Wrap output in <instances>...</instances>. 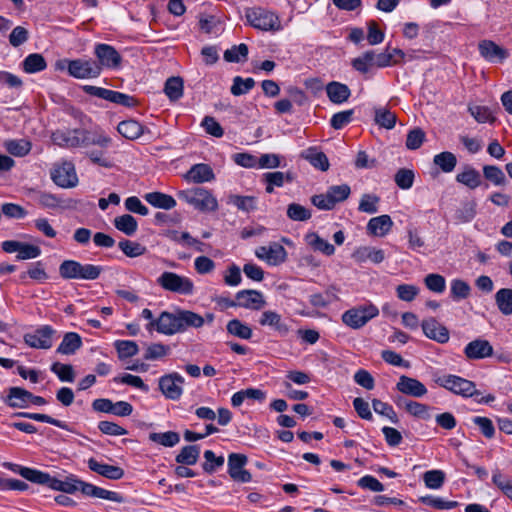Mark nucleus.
<instances>
[{
	"label": "nucleus",
	"instance_id": "1",
	"mask_svg": "<svg viewBox=\"0 0 512 512\" xmlns=\"http://www.w3.org/2000/svg\"><path fill=\"white\" fill-rule=\"evenodd\" d=\"M53 144L66 149L96 145L101 148L110 146L112 139L101 129L88 130L84 128L57 129L51 134Z\"/></svg>",
	"mask_w": 512,
	"mask_h": 512
},
{
	"label": "nucleus",
	"instance_id": "2",
	"mask_svg": "<svg viewBox=\"0 0 512 512\" xmlns=\"http://www.w3.org/2000/svg\"><path fill=\"white\" fill-rule=\"evenodd\" d=\"M103 268L93 264H82L76 260H64L59 266V274L66 280H96Z\"/></svg>",
	"mask_w": 512,
	"mask_h": 512
},
{
	"label": "nucleus",
	"instance_id": "3",
	"mask_svg": "<svg viewBox=\"0 0 512 512\" xmlns=\"http://www.w3.org/2000/svg\"><path fill=\"white\" fill-rule=\"evenodd\" d=\"M177 196L201 212H214L218 209L217 199L202 187L179 191Z\"/></svg>",
	"mask_w": 512,
	"mask_h": 512
},
{
	"label": "nucleus",
	"instance_id": "4",
	"mask_svg": "<svg viewBox=\"0 0 512 512\" xmlns=\"http://www.w3.org/2000/svg\"><path fill=\"white\" fill-rule=\"evenodd\" d=\"M433 381L438 386L464 398H469L480 394V392L476 389V384L473 381L457 375H434Z\"/></svg>",
	"mask_w": 512,
	"mask_h": 512
},
{
	"label": "nucleus",
	"instance_id": "5",
	"mask_svg": "<svg viewBox=\"0 0 512 512\" xmlns=\"http://www.w3.org/2000/svg\"><path fill=\"white\" fill-rule=\"evenodd\" d=\"M248 23L262 31H279L282 29L279 16L262 7L248 8L245 12Z\"/></svg>",
	"mask_w": 512,
	"mask_h": 512
},
{
	"label": "nucleus",
	"instance_id": "6",
	"mask_svg": "<svg viewBox=\"0 0 512 512\" xmlns=\"http://www.w3.org/2000/svg\"><path fill=\"white\" fill-rule=\"evenodd\" d=\"M56 65L60 70L67 69L69 75L76 79H89L100 76V68L96 65V61L92 59H64L57 62Z\"/></svg>",
	"mask_w": 512,
	"mask_h": 512
},
{
	"label": "nucleus",
	"instance_id": "7",
	"mask_svg": "<svg viewBox=\"0 0 512 512\" xmlns=\"http://www.w3.org/2000/svg\"><path fill=\"white\" fill-rule=\"evenodd\" d=\"M351 194L348 184L330 186L326 193L311 197V202L320 210H332L336 204L345 201Z\"/></svg>",
	"mask_w": 512,
	"mask_h": 512
},
{
	"label": "nucleus",
	"instance_id": "8",
	"mask_svg": "<svg viewBox=\"0 0 512 512\" xmlns=\"http://www.w3.org/2000/svg\"><path fill=\"white\" fill-rule=\"evenodd\" d=\"M379 314V309L374 304L358 306L345 311L342 314V321L352 329H360L371 319Z\"/></svg>",
	"mask_w": 512,
	"mask_h": 512
},
{
	"label": "nucleus",
	"instance_id": "9",
	"mask_svg": "<svg viewBox=\"0 0 512 512\" xmlns=\"http://www.w3.org/2000/svg\"><path fill=\"white\" fill-rule=\"evenodd\" d=\"M157 283L166 291L181 295H191L194 292L193 281L174 272L165 271L157 279Z\"/></svg>",
	"mask_w": 512,
	"mask_h": 512
},
{
	"label": "nucleus",
	"instance_id": "10",
	"mask_svg": "<svg viewBox=\"0 0 512 512\" xmlns=\"http://www.w3.org/2000/svg\"><path fill=\"white\" fill-rule=\"evenodd\" d=\"M94 55L97 58L96 65L100 68L116 69L121 65L122 57L120 53L111 45L98 43L94 48Z\"/></svg>",
	"mask_w": 512,
	"mask_h": 512
},
{
	"label": "nucleus",
	"instance_id": "11",
	"mask_svg": "<svg viewBox=\"0 0 512 512\" xmlns=\"http://www.w3.org/2000/svg\"><path fill=\"white\" fill-rule=\"evenodd\" d=\"M51 178L57 186L62 188H72L78 183L75 166L69 161L55 165L51 171Z\"/></svg>",
	"mask_w": 512,
	"mask_h": 512
},
{
	"label": "nucleus",
	"instance_id": "12",
	"mask_svg": "<svg viewBox=\"0 0 512 512\" xmlns=\"http://www.w3.org/2000/svg\"><path fill=\"white\" fill-rule=\"evenodd\" d=\"M184 378L177 372L163 375L158 385L162 394L170 400H178L183 393Z\"/></svg>",
	"mask_w": 512,
	"mask_h": 512
},
{
	"label": "nucleus",
	"instance_id": "13",
	"mask_svg": "<svg viewBox=\"0 0 512 512\" xmlns=\"http://www.w3.org/2000/svg\"><path fill=\"white\" fill-rule=\"evenodd\" d=\"M155 327L156 331L165 335H174L182 332V326L179 321L178 310L174 313L164 311L155 320L147 325V329Z\"/></svg>",
	"mask_w": 512,
	"mask_h": 512
},
{
	"label": "nucleus",
	"instance_id": "14",
	"mask_svg": "<svg viewBox=\"0 0 512 512\" xmlns=\"http://www.w3.org/2000/svg\"><path fill=\"white\" fill-rule=\"evenodd\" d=\"M54 333L55 330L51 326L44 325L33 333L25 334L24 342L35 349H49L53 345Z\"/></svg>",
	"mask_w": 512,
	"mask_h": 512
},
{
	"label": "nucleus",
	"instance_id": "15",
	"mask_svg": "<svg viewBox=\"0 0 512 512\" xmlns=\"http://www.w3.org/2000/svg\"><path fill=\"white\" fill-rule=\"evenodd\" d=\"M257 258L266 261L269 265L277 266L285 262L287 252L285 248L277 243L272 242L269 246H260L255 250Z\"/></svg>",
	"mask_w": 512,
	"mask_h": 512
},
{
	"label": "nucleus",
	"instance_id": "16",
	"mask_svg": "<svg viewBox=\"0 0 512 512\" xmlns=\"http://www.w3.org/2000/svg\"><path fill=\"white\" fill-rule=\"evenodd\" d=\"M480 55L488 62L501 63L508 58L509 52L492 40H482L478 44Z\"/></svg>",
	"mask_w": 512,
	"mask_h": 512
},
{
	"label": "nucleus",
	"instance_id": "17",
	"mask_svg": "<svg viewBox=\"0 0 512 512\" xmlns=\"http://www.w3.org/2000/svg\"><path fill=\"white\" fill-rule=\"evenodd\" d=\"M493 352V346L490 342L481 338L469 342L464 348V355L470 361L491 357Z\"/></svg>",
	"mask_w": 512,
	"mask_h": 512
},
{
	"label": "nucleus",
	"instance_id": "18",
	"mask_svg": "<svg viewBox=\"0 0 512 512\" xmlns=\"http://www.w3.org/2000/svg\"><path fill=\"white\" fill-rule=\"evenodd\" d=\"M396 389L407 396L421 398L428 392L426 386L416 378L401 375L396 383Z\"/></svg>",
	"mask_w": 512,
	"mask_h": 512
},
{
	"label": "nucleus",
	"instance_id": "19",
	"mask_svg": "<svg viewBox=\"0 0 512 512\" xmlns=\"http://www.w3.org/2000/svg\"><path fill=\"white\" fill-rule=\"evenodd\" d=\"M78 491H81L85 496L105 499L116 503H122L124 501V497L120 493L106 490L82 480L79 481Z\"/></svg>",
	"mask_w": 512,
	"mask_h": 512
},
{
	"label": "nucleus",
	"instance_id": "20",
	"mask_svg": "<svg viewBox=\"0 0 512 512\" xmlns=\"http://www.w3.org/2000/svg\"><path fill=\"white\" fill-rule=\"evenodd\" d=\"M7 466L13 471L18 472L24 479L32 483L45 485L49 488H51L52 486V481L54 477H52L50 474L46 472H42L40 470L33 468L21 467L16 464H8Z\"/></svg>",
	"mask_w": 512,
	"mask_h": 512
},
{
	"label": "nucleus",
	"instance_id": "21",
	"mask_svg": "<svg viewBox=\"0 0 512 512\" xmlns=\"http://www.w3.org/2000/svg\"><path fill=\"white\" fill-rule=\"evenodd\" d=\"M422 330L426 337L437 341L438 343L444 344L449 341L448 329L440 324L435 318H428L423 320Z\"/></svg>",
	"mask_w": 512,
	"mask_h": 512
},
{
	"label": "nucleus",
	"instance_id": "22",
	"mask_svg": "<svg viewBox=\"0 0 512 512\" xmlns=\"http://www.w3.org/2000/svg\"><path fill=\"white\" fill-rule=\"evenodd\" d=\"M237 306L246 309L260 310L265 306L263 294L257 290H241L236 293Z\"/></svg>",
	"mask_w": 512,
	"mask_h": 512
},
{
	"label": "nucleus",
	"instance_id": "23",
	"mask_svg": "<svg viewBox=\"0 0 512 512\" xmlns=\"http://www.w3.org/2000/svg\"><path fill=\"white\" fill-rule=\"evenodd\" d=\"M259 324L261 326L272 327L280 336L284 337L290 332L288 324L282 319L276 311L266 310L262 313Z\"/></svg>",
	"mask_w": 512,
	"mask_h": 512
},
{
	"label": "nucleus",
	"instance_id": "24",
	"mask_svg": "<svg viewBox=\"0 0 512 512\" xmlns=\"http://www.w3.org/2000/svg\"><path fill=\"white\" fill-rule=\"evenodd\" d=\"M88 467L91 471L110 480H119L124 476V470L121 467L103 464L94 458L88 460Z\"/></svg>",
	"mask_w": 512,
	"mask_h": 512
},
{
	"label": "nucleus",
	"instance_id": "25",
	"mask_svg": "<svg viewBox=\"0 0 512 512\" xmlns=\"http://www.w3.org/2000/svg\"><path fill=\"white\" fill-rule=\"evenodd\" d=\"M398 406H403L407 413L413 417L429 420L431 418V407L413 400L402 399L399 397L396 401Z\"/></svg>",
	"mask_w": 512,
	"mask_h": 512
},
{
	"label": "nucleus",
	"instance_id": "26",
	"mask_svg": "<svg viewBox=\"0 0 512 512\" xmlns=\"http://www.w3.org/2000/svg\"><path fill=\"white\" fill-rule=\"evenodd\" d=\"M328 99L334 104H342L351 96L350 88L341 82L331 81L326 85Z\"/></svg>",
	"mask_w": 512,
	"mask_h": 512
},
{
	"label": "nucleus",
	"instance_id": "27",
	"mask_svg": "<svg viewBox=\"0 0 512 512\" xmlns=\"http://www.w3.org/2000/svg\"><path fill=\"white\" fill-rule=\"evenodd\" d=\"M117 131L126 139L135 140L141 137L145 131L149 132L140 122L129 119L121 121L117 126Z\"/></svg>",
	"mask_w": 512,
	"mask_h": 512
},
{
	"label": "nucleus",
	"instance_id": "28",
	"mask_svg": "<svg viewBox=\"0 0 512 512\" xmlns=\"http://www.w3.org/2000/svg\"><path fill=\"white\" fill-rule=\"evenodd\" d=\"M186 179L193 183H204L215 178L212 168L208 164L199 163L193 165L185 175Z\"/></svg>",
	"mask_w": 512,
	"mask_h": 512
},
{
	"label": "nucleus",
	"instance_id": "29",
	"mask_svg": "<svg viewBox=\"0 0 512 512\" xmlns=\"http://www.w3.org/2000/svg\"><path fill=\"white\" fill-rule=\"evenodd\" d=\"M30 392L21 387H11L4 399L11 408H26L29 405Z\"/></svg>",
	"mask_w": 512,
	"mask_h": 512
},
{
	"label": "nucleus",
	"instance_id": "30",
	"mask_svg": "<svg viewBox=\"0 0 512 512\" xmlns=\"http://www.w3.org/2000/svg\"><path fill=\"white\" fill-rule=\"evenodd\" d=\"M393 226L389 215H381L371 218L367 224V230L374 236L383 237L388 234Z\"/></svg>",
	"mask_w": 512,
	"mask_h": 512
},
{
	"label": "nucleus",
	"instance_id": "31",
	"mask_svg": "<svg viewBox=\"0 0 512 512\" xmlns=\"http://www.w3.org/2000/svg\"><path fill=\"white\" fill-rule=\"evenodd\" d=\"M82 346V338L78 333L68 332L64 335L62 342L56 352L62 355H73Z\"/></svg>",
	"mask_w": 512,
	"mask_h": 512
},
{
	"label": "nucleus",
	"instance_id": "32",
	"mask_svg": "<svg viewBox=\"0 0 512 512\" xmlns=\"http://www.w3.org/2000/svg\"><path fill=\"white\" fill-rule=\"evenodd\" d=\"M144 199L153 207L170 210L176 206V200L168 194L162 192H150L145 194Z\"/></svg>",
	"mask_w": 512,
	"mask_h": 512
},
{
	"label": "nucleus",
	"instance_id": "33",
	"mask_svg": "<svg viewBox=\"0 0 512 512\" xmlns=\"http://www.w3.org/2000/svg\"><path fill=\"white\" fill-rule=\"evenodd\" d=\"M263 181L266 183L265 191L271 194L274 191V187H282L285 181L292 182L293 176L290 172H268L263 174Z\"/></svg>",
	"mask_w": 512,
	"mask_h": 512
},
{
	"label": "nucleus",
	"instance_id": "34",
	"mask_svg": "<svg viewBox=\"0 0 512 512\" xmlns=\"http://www.w3.org/2000/svg\"><path fill=\"white\" fill-rule=\"evenodd\" d=\"M456 181L470 189L479 187L482 182L480 172L470 165H466L464 170L456 175Z\"/></svg>",
	"mask_w": 512,
	"mask_h": 512
},
{
	"label": "nucleus",
	"instance_id": "35",
	"mask_svg": "<svg viewBox=\"0 0 512 512\" xmlns=\"http://www.w3.org/2000/svg\"><path fill=\"white\" fill-rule=\"evenodd\" d=\"M226 330L228 334L243 340H249L253 336L252 328L236 318L228 321Z\"/></svg>",
	"mask_w": 512,
	"mask_h": 512
},
{
	"label": "nucleus",
	"instance_id": "36",
	"mask_svg": "<svg viewBox=\"0 0 512 512\" xmlns=\"http://www.w3.org/2000/svg\"><path fill=\"white\" fill-rule=\"evenodd\" d=\"M79 481L80 479L74 474H69L64 480L54 477L51 489L67 494H73L79 490Z\"/></svg>",
	"mask_w": 512,
	"mask_h": 512
},
{
	"label": "nucleus",
	"instance_id": "37",
	"mask_svg": "<svg viewBox=\"0 0 512 512\" xmlns=\"http://www.w3.org/2000/svg\"><path fill=\"white\" fill-rule=\"evenodd\" d=\"M113 224L117 230L124 233L127 236H132L138 229L137 220L130 214H123L117 216Z\"/></svg>",
	"mask_w": 512,
	"mask_h": 512
},
{
	"label": "nucleus",
	"instance_id": "38",
	"mask_svg": "<svg viewBox=\"0 0 512 512\" xmlns=\"http://www.w3.org/2000/svg\"><path fill=\"white\" fill-rule=\"evenodd\" d=\"M47 63L39 53L29 54L22 62V68L26 73L33 74L45 70Z\"/></svg>",
	"mask_w": 512,
	"mask_h": 512
},
{
	"label": "nucleus",
	"instance_id": "39",
	"mask_svg": "<svg viewBox=\"0 0 512 512\" xmlns=\"http://www.w3.org/2000/svg\"><path fill=\"white\" fill-rule=\"evenodd\" d=\"M4 147L8 153L16 157H24L31 151L32 144L26 139L7 140Z\"/></svg>",
	"mask_w": 512,
	"mask_h": 512
},
{
	"label": "nucleus",
	"instance_id": "40",
	"mask_svg": "<svg viewBox=\"0 0 512 512\" xmlns=\"http://www.w3.org/2000/svg\"><path fill=\"white\" fill-rule=\"evenodd\" d=\"M179 321L182 326V332H184L187 328H200L204 325V318L190 310H178Z\"/></svg>",
	"mask_w": 512,
	"mask_h": 512
},
{
	"label": "nucleus",
	"instance_id": "41",
	"mask_svg": "<svg viewBox=\"0 0 512 512\" xmlns=\"http://www.w3.org/2000/svg\"><path fill=\"white\" fill-rule=\"evenodd\" d=\"M199 455L200 447L198 445H187L181 449L175 457V461L182 465H194L197 463Z\"/></svg>",
	"mask_w": 512,
	"mask_h": 512
},
{
	"label": "nucleus",
	"instance_id": "42",
	"mask_svg": "<svg viewBox=\"0 0 512 512\" xmlns=\"http://www.w3.org/2000/svg\"><path fill=\"white\" fill-rule=\"evenodd\" d=\"M495 302L503 315L512 314V289L501 288L495 294Z\"/></svg>",
	"mask_w": 512,
	"mask_h": 512
},
{
	"label": "nucleus",
	"instance_id": "43",
	"mask_svg": "<svg viewBox=\"0 0 512 512\" xmlns=\"http://www.w3.org/2000/svg\"><path fill=\"white\" fill-rule=\"evenodd\" d=\"M433 163L442 172L451 173L457 165V158L452 152L444 151L434 156Z\"/></svg>",
	"mask_w": 512,
	"mask_h": 512
},
{
	"label": "nucleus",
	"instance_id": "44",
	"mask_svg": "<svg viewBox=\"0 0 512 512\" xmlns=\"http://www.w3.org/2000/svg\"><path fill=\"white\" fill-rule=\"evenodd\" d=\"M228 203L247 213L257 209V198L254 196L232 194L228 198Z\"/></svg>",
	"mask_w": 512,
	"mask_h": 512
},
{
	"label": "nucleus",
	"instance_id": "45",
	"mask_svg": "<svg viewBox=\"0 0 512 512\" xmlns=\"http://www.w3.org/2000/svg\"><path fill=\"white\" fill-rule=\"evenodd\" d=\"M303 156L313 167L321 171H327L329 169V160L325 153L310 148Z\"/></svg>",
	"mask_w": 512,
	"mask_h": 512
},
{
	"label": "nucleus",
	"instance_id": "46",
	"mask_svg": "<svg viewBox=\"0 0 512 512\" xmlns=\"http://www.w3.org/2000/svg\"><path fill=\"white\" fill-rule=\"evenodd\" d=\"M149 440L164 447H174L180 442V436L174 431L164 433L152 432L149 434Z\"/></svg>",
	"mask_w": 512,
	"mask_h": 512
},
{
	"label": "nucleus",
	"instance_id": "47",
	"mask_svg": "<svg viewBox=\"0 0 512 512\" xmlns=\"http://www.w3.org/2000/svg\"><path fill=\"white\" fill-rule=\"evenodd\" d=\"M164 92L171 101L183 96V80L180 77H170L166 80Z\"/></svg>",
	"mask_w": 512,
	"mask_h": 512
},
{
	"label": "nucleus",
	"instance_id": "48",
	"mask_svg": "<svg viewBox=\"0 0 512 512\" xmlns=\"http://www.w3.org/2000/svg\"><path fill=\"white\" fill-rule=\"evenodd\" d=\"M483 176L495 186H504L507 183L504 172L500 167L495 165L483 166Z\"/></svg>",
	"mask_w": 512,
	"mask_h": 512
},
{
	"label": "nucleus",
	"instance_id": "49",
	"mask_svg": "<svg viewBox=\"0 0 512 512\" xmlns=\"http://www.w3.org/2000/svg\"><path fill=\"white\" fill-rule=\"evenodd\" d=\"M308 244L315 250L326 256H331L335 252V247L316 233L307 235Z\"/></svg>",
	"mask_w": 512,
	"mask_h": 512
},
{
	"label": "nucleus",
	"instance_id": "50",
	"mask_svg": "<svg viewBox=\"0 0 512 512\" xmlns=\"http://www.w3.org/2000/svg\"><path fill=\"white\" fill-rule=\"evenodd\" d=\"M51 372L57 375L61 382L72 383L75 380V371L72 365L54 362L50 367Z\"/></svg>",
	"mask_w": 512,
	"mask_h": 512
},
{
	"label": "nucleus",
	"instance_id": "51",
	"mask_svg": "<svg viewBox=\"0 0 512 512\" xmlns=\"http://www.w3.org/2000/svg\"><path fill=\"white\" fill-rule=\"evenodd\" d=\"M119 249L130 258L142 256L146 253V247L138 242L123 239L118 243Z\"/></svg>",
	"mask_w": 512,
	"mask_h": 512
},
{
	"label": "nucleus",
	"instance_id": "52",
	"mask_svg": "<svg viewBox=\"0 0 512 512\" xmlns=\"http://www.w3.org/2000/svg\"><path fill=\"white\" fill-rule=\"evenodd\" d=\"M171 353L169 345L162 343H151L144 353V359L148 361H154L162 359Z\"/></svg>",
	"mask_w": 512,
	"mask_h": 512
},
{
	"label": "nucleus",
	"instance_id": "53",
	"mask_svg": "<svg viewBox=\"0 0 512 512\" xmlns=\"http://www.w3.org/2000/svg\"><path fill=\"white\" fill-rule=\"evenodd\" d=\"M14 416L24 417V418L32 419V420H35V421L48 423V424H51V425L56 426L58 428H61V429H64V430H69L68 429V425L65 422L60 421L58 419H55V418H53V417H51V416H49L47 414L29 413V412H18V413H15Z\"/></svg>",
	"mask_w": 512,
	"mask_h": 512
},
{
	"label": "nucleus",
	"instance_id": "54",
	"mask_svg": "<svg viewBox=\"0 0 512 512\" xmlns=\"http://www.w3.org/2000/svg\"><path fill=\"white\" fill-rule=\"evenodd\" d=\"M114 347L121 360L133 357L139 351L137 343L131 340H117L114 343Z\"/></svg>",
	"mask_w": 512,
	"mask_h": 512
},
{
	"label": "nucleus",
	"instance_id": "55",
	"mask_svg": "<svg viewBox=\"0 0 512 512\" xmlns=\"http://www.w3.org/2000/svg\"><path fill=\"white\" fill-rule=\"evenodd\" d=\"M396 115L387 108H376L374 120L377 125L386 129L394 128Z\"/></svg>",
	"mask_w": 512,
	"mask_h": 512
},
{
	"label": "nucleus",
	"instance_id": "56",
	"mask_svg": "<svg viewBox=\"0 0 512 512\" xmlns=\"http://www.w3.org/2000/svg\"><path fill=\"white\" fill-rule=\"evenodd\" d=\"M248 56V46L244 43L234 45L224 52V60L231 63L245 61Z\"/></svg>",
	"mask_w": 512,
	"mask_h": 512
},
{
	"label": "nucleus",
	"instance_id": "57",
	"mask_svg": "<svg viewBox=\"0 0 512 512\" xmlns=\"http://www.w3.org/2000/svg\"><path fill=\"white\" fill-rule=\"evenodd\" d=\"M374 66V52L366 51L361 56L352 60V67L362 73L366 74L369 72L371 67Z\"/></svg>",
	"mask_w": 512,
	"mask_h": 512
},
{
	"label": "nucleus",
	"instance_id": "58",
	"mask_svg": "<svg viewBox=\"0 0 512 512\" xmlns=\"http://www.w3.org/2000/svg\"><path fill=\"white\" fill-rule=\"evenodd\" d=\"M254 86L255 81L253 78L248 77L244 79L241 76H236L233 78L230 91L234 96H240L247 94Z\"/></svg>",
	"mask_w": 512,
	"mask_h": 512
},
{
	"label": "nucleus",
	"instance_id": "59",
	"mask_svg": "<svg viewBox=\"0 0 512 512\" xmlns=\"http://www.w3.org/2000/svg\"><path fill=\"white\" fill-rule=\"evenodd\" d=\"M471 288L469 284L461 279H453L450 284V295L458 301L466 299L470 295Z\"/></svg>",
	"mask_w": 512,
	"mask_h": 512
},
{
	"label": "nucleus",
	"instance_id": "60",
	"mask_svg": "<svg viewBox=\"0 0 512 512\" xmlns=\"http://www.w3.org/2000/svg\"><path fill=\"white\" fill-rule=\"evenodd\" d=\"M477 204L475 201L464 202L461 207L456 211L455 217L461 223H468L476 216Z\"/></svg>",
	"mask_w": 512,
	"mask_h": 512
},
{
	"label": "nucleus",
	"instance_id": "61",
	"mask_svg": "<svg viewBox=\"0 0 512 512\" xmlns=\"http://www.w3.org/2000/svg\"><path fill=\"white\" fill-rule=\"evenodd\" d=\"M425 486L429 489H439L445 481V473L441 470H429L423 474Z\"/></svg>",
	"mask_w": 512,
	"mask_h": 512
},
{
	"label": "nucleus",
	"instance_id": "62",
	"mask_svg": "<svg viewBox=\"0 0 512 512\" xmlns=\"http://www.w3.org/2000/svg\"><path fill=\"white\" fill-rule=\"evenodd\" d=\"M287 216L293 221H307L311 218L312 214L309 209L298 204L291 203L287 207Z\"/></svg>",
	"mask_w": 512,
	"mask_h": 512
},
{
	"label": "nucleus",
	"instance_id": "63",
	"mask_svg": "<svg viewBox=\"0 0 512 512\" xmlns=\"http://www.w3.org/2000/svg\"><path fill=\"white\" fill-rule=\"evenodd\" d=\"M424 284L430 291L435 293H443L446 288L445 278L436 273L426 275L424 278Z\"/></svg>",
	"mask_w": 512,
	"mask_h": 512
},
{
	"label": "nucleus",
	"instance_id": "64",
	"mask_svg": "<svg viewBox=\"0 0 512 512\" xmlns=\"http://www.w3.org/2000/svg\"><path fill=\"white\" fill-rule=\"evenodd\" d=\"M414 177L412 170L401 168L396 172L394 180L399 188L407 190L413 186Z\"/></svg>",
	"mask_w": 512,
	"mask_h": 512
}]
</instances>
